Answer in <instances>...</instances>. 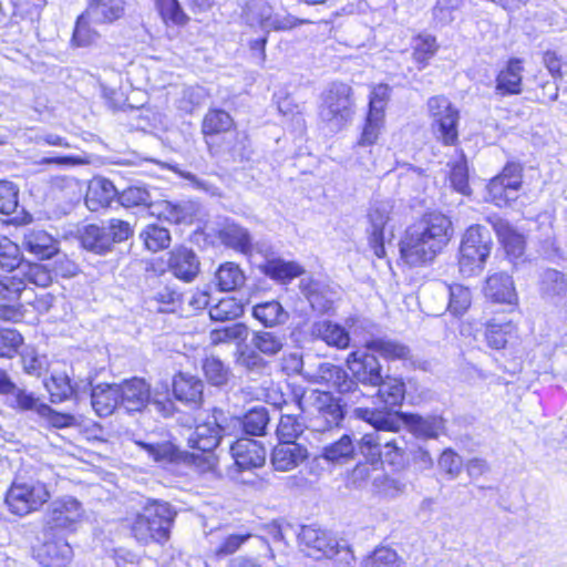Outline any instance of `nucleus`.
<instances>
[{
	"label": "nucleus",
	"mask_w": 567,
	"mask_h": 567,
	"mask_svg": "<svg viewBox=\"0 0 567 567\" xmlns=\"http://www.w3.org/2000/svg\"><path fill=\"white\" fill-rule=\"evenodd\" d=\"M354 415L374 427L359 443V451L371 465L386 463L395 470L403 468L409 462L408 443L402 436L386 440L380 432H396L399 419L396 413H383L377 409L355 408Z\"/></svg>",
	"instance_id": "obj_1"
},
{
	"label": "nucleus",
	"mask_w": 567,
	"mask_h": 567,
	"mask_svg": "<svg viewBox=\"0 0 567 567\" xmlns=\"http://www.w3.org/2000/svg\"><path fill=\"white\" fill-rule=\"evenodd\" d=\"M452 235V223L447 216L436 212L425 214L409 226L401 238V259L411 267L425 266L443 250Z\"/></svg>",
	"instance_id": "obj_2"
},
{
	"label": "nucleus",
	"mask_w": 567,
	"mask_h": 567,
	"mask_svg": "<svg viewBox=\"0 0 567 567\" xmlns=\"http://www.w3.org/2000/svg\"><path fill=\"white\" fill-rule=\"evenodd\" d=\"M280 368L289 377L301 375L310 383L332 388L350 402L360 403L365 396L343 368L330 362H319L316 367L306 364L303 355L299 351L284 353L280 359Z\"/></svg>",
	"instance_id": "obj_3"
},
{
	"label": "nucleus",
	"mask_w": 567,
	"mask_h": 567,
	"mask_svg": "<svg viewBox=\"0 0 567 567\" xmlns=\"http://www.w3.org/2000/svg\"><path fill=\"white\" fill-rule=\"evenodd\" d=\"M177 516L176 509L167 502L148 499L133 519L132 536L141 545H165Z\"/></svg>",
	"instance_id": "obj_4"
},
{
	"label": "nucleus",
	"mask_w": 567,
	"mask_h": 567,
	"mask_svg": "<svg viewBox=\"0 0 567 567\" xmlns=\"http://www.w3.org/2000/svg\"><path fill=\"white\" fill-rule=\"evenodd\" d=\"M228 423L227 413L221 409H214L207 419L197 424L187 439L188 446L197 452L194 455V467L199 472L212 471L217 463L214 453L224 435H231L225 427Z\"/></svg>",
	"instance_id": "obj_5"
},
{
	"label": "nucleus",
	"mask_w": 567,
	"mask_h": 567,
	"mask_svg": "<svg viewBox=\"0 0 567 567\" xmlns=\"http://www.w3.org/2000/svg\"><path fill=\"white\" fill-rule=\"evenodd\" d=\"M133 234L128 221L112 218L101 225L84 226L79 230V239L85 250L103 256L113 250L114 244L127 240Z\"/></svg>",
	"instance_id": "obj_6"
},
{
	"label": "nucleus",
	"mask_w": 567,
	"mask_h": 567,
	"mask_svg": "<svg viewBox=\"0 0 567 567\" xmlns=\"http://www.w3.org/2000/svg\"><path fill=\"white\" fill-rule=\"evenodd\" d=\"M354 102L352 89L342 82H333L322 93L319 116L330 132L341 131L352 118Z\"/></svg>",
	"instance_id": "obj_7"
},
{
	"label": "nucleus",
	"mask_w": 567,
	"mask_h": 567,
	"mask_svg": "<svg viewBox=\"0 0 567 567\" xmlns=\"http://www.w3.org/2000/svg\"><path fill=\"white\" fill-rule=\"evenodd\" d=\"M50 497L47 484L18 474L11 483L4 501L12 514L25 516L42 507Z\"/></svg>",
	"instance_id": "obj_8"
},
{
	"label": "nucleus",
	"mask_w": 567,
	"mask_h": 567,
	"mask_svg": "<svg viewBox=\"0 0 567 567\" xmlns=\"http://www.w3.org/2000/svg\"><path fill=\"white\" fill-rule=\"evenodd\" d=\"M493 240L489 230L481 225L470 226L460 246V270L466 276L480 274L491 254Z\"/></svg>",
	"instance_id": "obj_9"
},
{
	"label": "nucleus",
	"mask_w": 567,
	"mask_h": 567,
	"mask_svg": "<svg viewBox=\"0 0 567 567\" xmlns=\"http://www.w3.org/2000/svg\"><path fill=\"white\" fill-rule=\"evenodd\" d=\"M298 542L305 555L317 560L341 555L340 560L349 564L353 558L344 540L340 542L331 533L312 525L301 527Z\"/></svg>",
	"instance_id": "obj_10"
},
{
	"label": "nucleus",
	"mask_w": 567,
	"mask_h": 567,
	"mask_svg": "<svg viewBox=\"0 0 567 567\" xmlns=\"http://www.w3.org/2000/svg\"><path fill=\"white\" fill-rule=\"evenodd\" d=\"M310 399L313 402L311 408L316 411L311 420V426L317 432L340 427L346 416L344 408L355 404L350 400L348 401L342 394L337 399L327 391L312 392Z\"/></svg>",
	"instance_id": "obj_11"
},
{
	"label": "nucleus",
	"mask_w": 567,
	"mask_h": 567,
	"mask_svg": "<svg viewBox=\"0 0 567 567\" xmlns=\"http://www.w3.org/2000/svg\"><path fill=\"white\" fill-rule=\"evenodd\" d=\"M84 514L82 504L73 496H62L52 501L44 516L45 530L58 534L76 528Z\"/></svg>",
	"instance_id": "obj_12"
},
{
	"label": "nucleus",
	"mask_w": 567,
	"mask_h": 567,
	"mask_svg": "<svg viewBox=\"0 0 567 567\" xmlns=\"http://www.w3.org/2000/svg\"><path fill=\"white\" fill-rule=\"evenodd\" d=\"M426 105L434 133H437L443 142H457L458 109L444 95L430 97Z\"/></svg>",
	"instance_id": "obj_13"
},
{
	"label": "nucleus",
	"mask_w": 567,
	"mask_h": 567,
	"mask_svg": "<svg viewBox=\"0 0 567 567\" xmlns=\"http://www.w3.org/2000/svg\"><path fill=\"white\" fill-rule=\"evenodd\" d=\"M540 299L556 308L567 319V275L554 268L545 269L538 279Z\"/></svg>",
	"instance_id": "obj_14"
},
{
	"label": "nucleus",
	"mask_w": 567,
	"mask_h": 567,
	"mask_svg": "<svg viewBox=\"0 0 567 567\" xmlns=\"http://www.w3.org/2000/svg\"><path fill=\"white\" fill-rule=\"evenodd\" d=\"M392 209L393 205L390 200H375L368 213L369 245L378 258L385 257V231L391 221Z\"/></svg>",
	"instance_id": "obj_15"
},
{
	"label": "nucleus",
	"mask_w": 567,
	"mask_h": 567,
	"mask_svg": "<svg viewBox=\"0 0 567 567\" xmlns=\"http://www.w3.org/2000/svg\"><path fill=\"white\" fill-rule=\"evenodd\" d=\"M391 87L388 84H378L370 92L369 112L362 131L360 142H375L383 128L384 109L386 106Z\"/></svg>",
	"instance_id": "obj_16"
},
{
	"label": "nucleus",
	"mask_w": 567,
	"mask_h": 567,
	"mask_svg": "<svg viewBox=\"0 0 567 567\" xmlns=\"http://www.w3.org/2000/svg\"><path fill=\"white\" fill-rule=\"evenodd\" d=\"M347 367L352 373L355 384L375 385L382 383V367L374 353L353 351L347 358ZM351 379V377L349 375ZM359 388V385H357Z\"/></svg>",
	"instance_id": "obj_17"
},
{
	"label": "nucleus",
	"mask_w": 567,
	"mask_h": 567,
	"mask_svg": "<svg viewBox=\"0 0 567 567\" xmlns=\"http://www.w3.org/2000/svg\"><path fill=\"white\" fill-rule=\"evenodd\" d=\"M246 19L250 27L259 28L266 34L272 30H288L293 27L291 17L275 13L274 9L261 0L254 2L248 8Z\"/></svg>",
	"instance_id": "obj_18"
},
{
	"label": "nucleus",
	"mask_w": 567,
	"mask_h": 567,
	"mask_svg": "<svg viewBox=\"0 0 567 567\" xmlns=\"http://www.w3.org/2000/svg\"><path fill=\"white\" fill-rule=\"evenodd\" d=\"M227 420L225 427L231 435L241 429L247 435L262 436L267 433L270 417L265 406H258L249 410L243 417L227 413Z\"/></svg>",
	"instance_id": "obj_19"
},
{
	"label": "nucleus",
	"mask_w": 567,
	"mask_h": 567,
	"mask_svg": "<svg viewBox=\"0 0 567 567\" xmlns=\"http://www.w3.org/2000/svg\"><path fill=\"white\" fill-rule=\"evenodd\" d=\"M120 408L127 413L142 412L150 403V386L143 379L133 378L118 383Z\"/></svg>",
	"instance_id": "obj_20"
},
{
	"label": "nucleus",
	"mask_w": 567,
	"mask_h": 567,
	"mask_svg": "<svg viewBox=\"0 0 567 567\" xmlns=\"http://www.w3.org/2000/svg\"><path fill=\"white\" fill-rule=\"evenodd\" d=\"M230 452L240 470L258 468L266 462L267 453L264 445L249 437H240L234 442Z\"/></svg>",
	"instance_id": "obj_21"
},
{
	"label": "nucleus",
	"mask_w": 567,
	"mask_h": 567,
	"mask_svg": "<svg viewBox=\"0 0 567 567\" xmlns=\"http://www.w3.org/2000/svg\"><path fill=\"white\" fill-rule=\"evenodd\" d=\"M487 221L494 229L507 256L515 260L522 258L525 251L524 236L519 234L506 219L497 215L488 216Z\"/></svg>",
	"instance_id": "obj_22"
},
{
	"label": "nucleus",
	"mask_w": 567,
	"mask_h": 567,
	"mask_svg": "<svg viewBox=\"0 0 567 567\" xmlns=\"http://www.w3.org/2000/svg\"><path fill=\"white\" fill-rule=\"evenodd\" d=\"M135 443L157 463H162L164 465L184 464L187 466H194V455L189 454L187 451L179 450L171 442L147 443L143 441H135Z\"/></svg>",
	"instance_id": "obj_23"
},
{
	"label": "nucleus",
	"mask_w": 567,
	"mask_h": 567,
	"mask_svg": "<svg viewBox=\"0 0 567 567\" xmlns=\"http://www.w3.org/2000/svg\"><path fill=\"white\" fill-rule=\"evenodd\" d=\"M250 533H229L226 528H217L208 534L209 550L220 559L235 554L251 538Z\"/></svg>",
	"instance_id": "obj_24"
},
{
	"label": "nucleus",
	"mask_w": 567,
	"mask_h": 567,
	"mask_svg": "<svg viewBox=\"0 0 567 567\" xmlns=\"http://www.w3.org/2000/svg\"><path fill=\"white\" fill-rule=\"evenodd\" d=\"M199 259L196 254L186 247L174 248L169 252L168 268L173 275L185 281H193L199 272Z\"/></svg>",
	"instance_id": "obj_25"
},
{
	"label": "nucleus",
	"mask_w": 567,
	"mask_h": 567,
	"mask_svg": "<svg viewBox=\"0 0 567 567\" xmlns=\"http://www.w3.org/2000/svg\"><path fill=\"white\" fill-rule=\"evenodd\" d=\"M308 456V451L296 442H279L272 450L271 464L275 470L287 472L301 464Z\"/></svg>",
	"instance_id": "obj_26"
},
{
	"label": "nucleus",
	"mask_w": 567,
	"mask_h": 567,
	"mask_svg": "<svg viewBox=\"0 0 567 567\" xmlns=\"http://www.w3.org/2000/svg\"><path fill=\"white\" fill-rule=\"evenodd\" d=\"M22 246L39 259H50L59 251L58 241L42 229H29L23 235Z\"/></svg>",
	"instance_id": "obj_27"
},
{
	"label": "nucleus",
	"mask_w": 567,
	"mask_h": 567,
	"mask_svg": "<svg viewBox=\"0 0 567 567\" xmlns=\"http://www.w3.org/2000/svg\"><path fill=\"white\" fill-rule=\"evenodd\" d=\"M484 293L486 298L497 303L513 305L517 300L514 282L505 272L491 275L486 279Z\"/></svg>",
	"instance_id": "obj_28"
},
{
	"label": "nucleus",
	"mask_w": 567,
	"mask_h": 567,
	"mask_svg": "<svg viewBox=\"0 0 567 567\" xmlns=\"http://www.w3.org/2000/svg\"><path fill=\"white\" fill-rule=\"evenodd\" d=\"M91 404L95 413L101 416L113 414L120 408L118 384L101 383L91 389Z\"/></svg>",
	"instance_id": "obj_29"
},
{
	"label": "nucleus",
	"mask_w": 567,
	"mask_h": 567,
	"mask_svg": "<svg viewBox=\"0 0 567 567\" xmlns=\"http://www.w3.org/2000/svg\"><path fill=\"white\" fill-rule=\"evenodd\" d=\"M310 334L315 339L324 341L330 347L346 349L350 343L349 332L338 323L330 320L316 321L310 327Z\"/></svg>",
	"instance_id": "obj_30"
},
{
	"label": "nucleus",
	"mask_w": 567,
	"mask_h": 567,
	"mask_svg": "<svg viewBox=\"0 0 567 567\" xmlns=\"http://www.w3.org/2000/svg\"><path fill=\"white\" fill-rule=\"evenodd\" d=\"M117 195L118 190L111 181L97 178L89 185L85 205L91 212H97L100 208L109 207Z\"/></svg>",
	"instance_id": "obj_31"
},
{
	"label": "nucleus",
	"mask_w": 567,
	"mask_h": 567,
	"mask_svg": "<svg viewBox=\"0 0 567 567\" xmlns=\"http://www.w3.org/2000/svg\"><path fill=\"white\" fill-rule=\"evenodd\" d=\"M262 274L270 279L287 285L297 277L303 275L305 269L296 261H287L282 258H270L260 266Z\"/></svg>",
	"instance_id": "obj_32"
},
{
	"label": "nucleus",
	"mask_w": 567,
	"mask_h": 567,
	"mask_svg": "<svg viewBox=\"0 0 567 567\" xmlns=\"http://www.w3.org/2000/svg\"><path fill=\"white\" fill-rule=\"evenodd\" d=\"M217 238L225 246L241 254H250L252 239L249 231L238 224L226 221L217 231Z\"/></svg>",
	"instance_id": "obj_33"
},
{
	"label": "nucleus",
	"mask_w": 567,
	"mask_h": 567,
	"mask_svg": "<svg viewBox=\"0 0 567 567\" xmlns=\"http://www.w3.org/2000/svg\"><path fill=\"white\" fill-rule=\"evenodd\" d=\"M204 391L203 381L192 374L179 372L173 380V392L178 401L198 404Z\"/></svg>",
	"instance_id": "obj_34"
},
{
	"label": "nucleus",
	"mask_w": 567,
	"mask_h": 567,
	"mask_svg": "<svg viewBox=\"0 0 567 567\" xmlns=\"http://www.w3.org/2000/svg\"><path fill=\"white\" fill-rule=\"evenodd\" d=\"M125 11L124 0H89L86 9L92 23H112L118 20Z\"/></svg>",
	"instance_id": "obj_35"
},
{
	"label": "nucleus",
	"mask_w": 567,
	"mask_h": 567,
	"mask_svg": "<svg viewBox=\"0 0 567 567\" xmlns=\"http://www.w3.org/2000/svg\"><path fill=\"white\" fill-rule=\"evenodd\" d=\"M522 60L514 58L507 62L496 79V91L502 95L519 94L522 92Z\"/></svg>",
	"instance_id": "obj_36"
},
{
	"label": "nucleus",
	"mask_w": 567,
	"mask_h": 567,
	"mask_svg": "<svg viewBox=\"0 0 567 567\" xmlns=\"http://www.w3.org/2000/svg\"><path fill=\"white\" fill-rule=\"evenodd\" d=\"M375 388H378V399L386 409V411H382L383 413H391L390 410L402 404L405 395V384L401 379L382 378V383L375 385Z\"/></svg>",
	"instance_id": "obj_37"
},
{
	"label": "nucleus",
	"mask_w": 567,
	"mask_h": 567,
	"mask_svg": "<svg viewBox=\"0 0 567 567\" xmlns=\"http://www.w3.org/2000/svg\"><path fill=\"white\" fill-rule=\"evenodd\" d=\"M405 423L415 436L424 439L437 437L444 430L443 417L435 415L405 414Z\"/></svg>",
	"instance_id": "obj_38"
},
{
	"label": "nucleus",
	"mask_w": 567,
	"mask_h": 567,
	"mask_svg": "<svg viewBox=\"0 0 567 567\" xmlns=\"http://www.w3.org/2000/svg\"><path fill=\"white\" fill-rule=\"evenodd\" d=\"M252 316L265 327L282 326L289 320L288 311L277 300L255 305Z\"/></svg>",
	"instance_id": "obj_39"
},
{
	"label": "nucleus",
	"mask_w": 567,
	"mask_h": 567,
	"mask_svg": "<svg viewBox=\"0 0 567 567\" xmlns=\"http://www.w3.org/2000/svg\"><path fill=\"white\" fill-rule=\"evenodd\" d=\"M355 445L352 437L343 434L338 441L322 449L321 457L332 464H343L354 458Z\"/></svg>",
	"instance_id": "obj_40"
},
{
	"label": "nucleus",
	"mask_w": 567,
	"mask_h": 567,
	"mask_svg": "<svg viewBox=\"0 0 567 567\" xmlns=\"http://www.w3.org/2000/svg\"><path fill=\"white\" fill-rule=\"evenodd\" d=\"M367 350H371L374 353H379L389 360H405L410 357V348L399 341L375 338L365 342Z\"/></svg>",
	"instance_id": "obj_41"
},
{
	"label": "nucleus",
	"mask_w": 567,
	"mask_h": 567,
	"mask_svg": "<svg viewBox=\"0 0 567 567\" xmlns=\"http://www.w3.org/2000/svg\"><path fill=\"white\" fill-rule=\"evenodd\" d=\"M202 369L207 382L213 386H226L233 377L230 368L214 355L203 360Z\"/></svg>",
	"instance_id": "obj_42"
},
{
	"label": "nucleus",
	"mask_w": 567,
	"mask_h": 567,
	"mask_svg": "<svg viewBox=\"0 0 567 567\" xmlns=\"http://www.w3.org/2000/svg\"><path fill=\"white\" fill-rule=\"evenodd\" d=\"M208 94L203 86H185L175 100L176 109L183 114H192L196 109L202 106Z\"/></svg>",
	"instance_id": "obj_43"
},
{
	"label": "nucleus",
	"mask_w": 567,
	"mask_h": 567,
	"mask_svg": "<svg viewBox=\"0 0 567 567\" xmlns=\"http://www.w3.org/2000/svg\"><path fill=\"white\" fill-rule=\"evenodd\" d=\"M443 291L449 297L447 309L454 316H462L471 306L472 293L462 285H442Z\"/></svg>",
	"instance_id": "obj_44"
},
{
	"label": "nucleus",
	"mask_w": 567,
	"mask_h": 567,
	"mask_svg": "<svg viewBox=\"0 0 567 567\" xmlns=\"http://www.w3.org/2000/svg\"><path fill=\"white\" fill-rule=\"evenodd\" d=\"M118 203L125 208L147 206L154 207L150 189L144 185L128 186L117 195Z\"/></svg>",
	"instance_id": "obj_45"
},
{
	"label": "nucleus",
	"mask_w": 567,
	"mask_h": 567,
	"mask_svg": "<svg viewBox=\"0 0 567 567\" xmlns=\"http://www.w3.org/2000/svg\"><path fill=\"white\" fill-rule=\"evenodd\" d=\"M217 286L223 291H233L241 287L245 276L238 265L225 262L216 271Z\"/></svg>",
	"instance_id": "obj_46"
},
{
	"label": "nucleus",
	"mask_w": 567,
	"mask_h": 567,
	"mask_svg": "<svg viewBox=\"0 0 567 567\" xmlns=\"http://www.w3.org/2000/svg\"><path fill=\"white\" fill-rule=\"evenodd\" d=\"M24 289L25 281L17 274L0 277V305H13L19 310L18 301Z\"/></svg>",
	"instance_id": "obj_47"
},
{
	"label": "nucleus",
	"mask_w": 567,
	"mask_h": 567,
	"mask_svg": "<svg viewBox=\"0 0 567 567\" xmlns=\"http://www.w3.org/2000/svg\"><path fill=\"white\" fill-rule=\"evenodd\" d=\"M515 327L512 321L497 322L496 319L489 321L485 330V340L492 349L505 348L508 337L514 332Z\"/></svg>",
	"instance_id": "obj_48"
},
{
	"label": "nucleus",
	"mask_w": 567,
	"mask_h": 567,
	"mask_svg": "<svg viewBox=\"0 0 567 567\" xmlns=\"http://www.w3.org/2000/svg\"><path fill=\"white\" fill-rule=\"evenodd\" d=\"M145 247L153 252L165 249L171 244V234L165 227L156 224L147 225L140 235Z\"/></svg>",
	"instance_id": "obj_49"
},
{
	"label": "nucleus",
	"mask_w": 567,
	"mask_h": 567,
	"mask_svg": "<svg viewBox=\"0 0 567 567\" xmlns=\"http://www.w3.org/2000/svg\"><path fill=\"white\" fill-rule=\"evenodd\" d=\"M23 266L20 248L8 237L0 238V267L6 271H17Z\"/></svg>",
	"instance_id": "obj_50"
},
{
	"label": "nucleus",
	"mask_w": 567,
	"mask_h": 567,
	"mask_svg": "<svg viewBox=\"0 0 567 567\" xmlns=\"http://www.w3.org/2000/svg\"><path fill=\"white\" fill-rule=\"evenodd\" d=\"M236 363L247 373L261 375L268 368V362L255 349L245 347L238 351Z\"/></svg>",
	"instance_id": "obj_51"
},
{
	"label": "nucleus",
	"mask_w": 567,
	"mask_h": 567,
	"mask_svg": "<svg viewBox=\"0 0 567 567\" xmlns=\"http://www.w3.org/2000/svg\"><path fill=\"white\" fill-rule=\"evenodd\" d=\"M45 388L50 393L52 403H61L71 399L74 393V388L71 384L70 378L64 374H53L49 381L45 382Z\"/></svg>",
	"instance_id": "obj_52"
},
{
	"label": "nucleus",
	"mask_w": 567,
	"mask_h": 567,
	"mask_svg": "<svg viewBox=\"0 0 567 567\" xmlns=\"http://www.w3.org/2000/svg\"><path fill=\"white\" fill-rule=\"evenodd\" d=\"M251 344L266 355H275L282 350L285 337L270 331H257L252 336Z\"/></svg>",
	"instance_id": "obj_53"
},
{
	"label": "nucleus",
	"mask_w": 567,
	"mask_h": 567,
	"mask_svg": "<svg viewBox=\"0 0 567 567\" xmlns=\"http://www.w3.org/2000/svg\"><path fill=\"white\" fill-rule=\"evenodd\" d=\"M233 118L223 110H209L203 120V133L215 135L227 132L233 127Z\"/></svg>",
	"instance_id": "obj_54"
},
{
	"label": "nucleus",
	"mask_w": 567,
	"mask_h": 567,
	"mask_svg": "<svg viewBox=\"0 0 567 567\" xmlns=\"http://www.w3.org/2000/svg\"><path fill=\"white\" fill-rule=\"evenodd\" d=\"M436 50L437 45L434 37L426 34L415 39L412 58L417 64V70H423L427 65Z\"/></svg>",
	"instance_id": "obj_55"
},
{
	"label": "nucleus",
	"mask_w": 567,
	"mask_h": 567,
	"mask_svg": "<svg viewBox=\"0 0 567 567\" xmlns=\"http://www.w3.org/2000/svg\"><path fill=\"white\" fill-rule=\"evenodd\" d=\"M243 313V305L234 298H224L209 309V317L214 321L234 320Z\"/></svg>",
	"instance_id": "obj_56"
},
{
	"label": "nucleus",
	"mask_w": 567,
	"mask_h": 567,
	"mask_svg": "<svg viewBox=\"0 0 567 567\" xmlns=\"http://www.w3.org/2000/svg\"><path fill=\"white\" fill-rule=\"evenodd\" d=\"M91 17L86 11L78 18L72 35L73 45L89 47L96 41L99 33L91 28Z\"/></svg>",
	"instance_id": "obj_57"
},
{
	"label": "nucleus",
	"mask_w": 567,
	"mask_h": 567,
	"mask_svg": "<svg viewBox=\"0 0 567 567\" xmlns=\"http://www.w3.org/2000/svg\"><path fill=\"white\" fill-rule=\"evenodd\" d=\"M155 6L163 19L168 24L184 25L188 21V17L182 9L178 0H154Z\"/></svg>",
	"instance_id": "obj_58"
},
{
	"label": "nucleus",
	"mask_w": 567,
	"mask_h": 567,
	"mask_svg": "<svg viewBox=\"0 0 567 567\" xmlns=\"http://www.w3.org/2000/svg\"><path fill=\"white\" fill-rule=\"evenodd\" d=\"M303 422L296 415H281L277 426V436L280 442H295L303 432Z\"/></svg>",
	"instance_id": "obj_59"
},
{
	"label": "nucleus",
	"mask_w": 567,
	"mask_h": 567,
	"mask_svg": "<svg viewBox=\"0 0 567 567\" xmlns=\"http://www.w3.org/2000/svg\"><path fill=\"white\" fill-rule=\"evenodd\" d=\"M465 0H437L433 8V19L437 25L444 27L455 20L456 12L464 6Z\"/></svg>",
	"instance_id": "obj_60"
},
{
	"label": "nucleus",
	"mask_w": 567,
	"mask_h": 567,
	"mask_svg": "<svg viewBox=\"0 0 567 567\" xmlns=\"http://www.w3.org/2000/svg\"><path fill=\"white\" fill-rule=\"evenodd\" d=\"M17 275H19L25 284L31 282L39 287H48L52 281L50 271L40 264L25 262L19 268Z\"/></svg>",
	"instance_id": "obj_61"
},
{
	"label": "nucleus",
	"mask_w": 567,
	"mask_h": 567,
	"mask_svg": "<svg viewBox=\"0 0 567 567\" xmlns=\"http://www.w3.org/2000/svg\"><path fill=\"white\" fill-rule=\"evenodd\" d=\"M19 187L6 179L0 181V213L16 214L19 207Z\"/></svg>",
	"instance_id": "obj_62"
},
{
	"label": "nucleus",
	"mask_w": 567,
	"mask_h": 567,
	"mask_svg": "<svg viewBox=\"0 0 567 567\" xmlns=\"http://www.w3.org/2000/svg\"><path fill=\"white\" fill-rule=\"evenodd\" d=\"M403 561L390 547H379L365 559L364 567H402Z\"/></svg>",
	"instance_id": "obj_63"
},
{
	"label": "nucleus",
	"mask_w": 567,
	"mask_h": 567,
	"mask_svg": "<svg viewBox=\"0 0 567 567\" xmlns=\"http://www.w3.org/2000/svg\"><path fill=\"white\" fill-rule=\"evenodd\" d=\"M248 337V327L244 323H234L210 332L213 343L243 341Z\"/></svg>",
	"instance_id": "obj_64"
}]
</instances>
